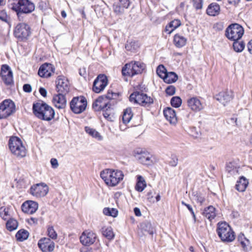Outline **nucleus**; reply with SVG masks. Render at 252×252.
<instances>
[{"label": "nucleus", "instance_id": "obj_1", "mask_svg": "<svg viewBox=\"0 0 252 252\" xmlns=\"http://www.w3.org/2000/svg\"><path fill=\"white\" fill-rule=\"evenodd\" d=\"M32 111L36 118L48 122L52 120L55 115L54 109L45 102L41 100L33 103Z\"/></svg>", "mask_w": 252, "mask_h": 252}, {"label": "nucleus", "instance_id": "obj_2", "mask_svg": "<svg viewBox=\"0 0 252 252\" xmlns=\"http://www.w3.org/2000/svg\"><path fill=\"white\" fill-rule=\"evenodd\" d=\"M139 91L133 92L129 96V100L131 102L138 104L141 106L146 108H150L154 103V99L146 94L143 93L146 92V87L142 84L137 87Z\"/></svg>", "mask_w": 252, "mask_h": 252}, {"label": "nucleus", "instance_id": "obj_3", "mask_svg": "<svg viewBox=\"0 0 252 252\" xmlns=\"http://www.w3.org/2000/svg\"><path fill=\"white\" fill-rule=\"evenodd\" d=\"M217 233L221 241L224 243H231L235 239V234L228 223L220 221L217 225Z\"/></svg>", "mask_w": 252, "mask_h": 252}, {"label": "nucleus", "instance_id": "obj_4", "mask_svg": "<svg viewBox=\"0 0 252 252\" xmlns=\"http://www.w3.org/2000/svg\"><path fill=\"white\" fill-rule=\"evenodd\" d=\"M146 68V65L143 63L131 61L126 63L122 69L123 76L133 77L137 74H141Z\"/></svg>", "mask_w": 252, "mask_h": 252}, {"label": "nucleus", "instance_id": "obj_5", "mask_svg": "<svg viewBox=\"0 0 252 252\" xmlns=\"http://www.w3.org/2000/svg\"><path fill=\"white\" fill-rule=\"evenodd\" d=\"M244 33L243 27L236 23L229 25L225 31V36L230 40H240Z\"/></svg>", "mask_w": 252, "mask_h": 252}, {"label": "nucleus", "instance_id": "obj_6", "mask_svg": "<svg viewBox=\"0 0 252 252\" xmlns=\"http://www.w3.org/2000/svg\"><path fill=\"white\" fill-rule=\"evenodd\" d=\"M87 103V100L83 95L75 96L69 102L70 109L73 113L79 114L86 110Z\"/></svg>", "mask_w": 252, "mask_h": 252}, {"label": "nucleus", "instance_id": "obj_7", "mask_svg": "<svg viewBox=\"0 0 252 252\" xmlns=\"http://www.w3.org/2000/svg\"><path fill=\"white\" fill-rule=\"evenodd\" d=\"M35 9L34 4L30 0H17V16L21 14H30Z\"/></svg>", "mask_w": 252, "mask_h": 252}, {"label": "nucleus", "instance_id": "obj_8", "mask_svg": "<svg viewBox=\"0 0 252 252\" xmlns=\"http://www.w3.org/2000/svg\"><path fill=\"white\" fill-rule=\"evenodd\" d=\"M108 84L107 76L103 73L99 74L94 81L92 91L96 94L102 92Z\"/></svg>", "mask_w": 252, "mask_h": 252}, {"label": "nucleus", "instance_id": "obj_9", "mask_svg": "<svg viewBox=\"0 0 252 252\" xmlns=\"http://www.w3.org/2000/svg\"><path fill=\"white\" fill-rule=\"evenodd\" d=\"M15 104L10 99H5L0 103V119H5L15 110Z\"/></svg>", "mask_w": 252, "mask_h": 252}, {"label": "nucleus", "instance_id": "obj_10", "mask_svg": "<svg viewBox=\"0 0 252 252\" xmlns=\"http://www.w3.org/2000/svg\"><path fill=\"white\" fill-rule=\"evenodd\" d=\"M134 156L139 162L146 165H151L154 163L152 159L153 156L147 151L141 148H138L134 151Z\"/></svg>", "mask_w": 252, "mask_h": 252}, {"label": "nucleus", "instance_id": "obj_11", "mask_svg": "<svg viewBox=\"0 0 252 252\" xmlns=\"http://www.w3.org/2000/svg\"><path fill=\"white\" fill-rule=\"evenodd\" d=\"M49 191L48 186L44 183H37L32 186L29 192L32 195L36 197L45 196Z\"/></svg>", "mask_w": 252, "mask_h": 252}, {"label": "nucleus", "instance_id": "obj_12", "mask_svg": "<svg viewBox=\"0 0 252 252\" xmlns=\"http://www.w3.org/2000/svg\"><path fill=\"white\" fill-rule=\"evenodd\" d=\"M0 77L6 85L14 84L13 73L8 65L3 64L1 65Z\"/></svg>", "mask_w": 252, "mask_h": 252}, {"label": "nucleus", "instance_id": "obj_13", "mask_svg": "<svg viewBox=\"0 0 252 252\" xmlns=\"http://www.w3.org/2000/svg\"><path fill=\"white\" fill-rule=\"evenodd\" d=\"M70 87L68 79L63 75L58 76L56 80V90L58 93L68 94Z\"/></svg>", "mask_w": 252, "mask_h": 252}, {"label": "nucleus", "instance_id": "obj_14", "mask_svg": "<svg viewBox=\"0 0 252 252\" xmlns=\"http://www.w3.org/2000/svg\"><path fill=\"white\" fill-rule=\"evenodd\" d=\"M233 97V92L231 90H228V89L220 92L218 94L214 95V98L224 106H225L232 100Z\"/></svg>", "mask_w": 252, "mask_h": 252}, {"label": "nucleus", "instance_id": "obj_15", "mask_svg": "<svg viewBox=\"0 0 252 252\" xmlns=\"http://www.w3.org/2000/svg\"><path fill=\"white\" fill-rule=\"evenodd\" d=\"M37 246L42 252H52L55 248V243L49 238L43 237L38 240Z\"/></svg>", "mask_w": 252, "mask_h": 252}, {"label": "nucleus", "instance_id": "obj_16", "mask_svg": "<svg viewBox=\"0 0 252 252\" xmlns=\"http://www.w3.org/2000/svg\"><path fill=\"white\" fill-rule=\"evenodd\" d=\"M96 239V234L91 231H84L80 237L81 243L86 246L93 244Z\"/></svg>", "mask_w": 252, "mask_h": 252}, {"label": "nucleus", "instance_id": "obj_17", "mask_svg": "<svg viewBox=\"0 0 252 252\" xmlns=\"http://www.w3.org/2000/svg\"><path fill=\"white\" fill-rule=\"evenodd\" d=\"M67 94L58 93L54 94L52 102L54 106L59 109H64L66 107L67 99L66 95Z\"/></svg>", "mask_w": 252, "mask_h": 252}, {"label": "nucleus", "instance_id": "obj_18", "mask_svg": "<svg viewBox=\"0 0 252 252\" xmlns=\"http://www.w3.org/2000/svg\"><path fill=\"white\" fill-rule=\"evenodd\" d=\"M30 33V28L27 24L17 25V38L21 41L26 40Z\"/></svg>", "mask_w": 252, "mask_h": 252}, {"label": "nucleus", "instance_id": "obj_19", "mask_svg": "<svg viewBox=\"0 0 252 252\" xmlns=\"http://www.w3.org/2000/svg\"><path fill=\"white\" fill-rule=\"evenodd\" d=\"M21 208L24 213L32 215L37 210L38 204L35 201L28 200L23 203Z\"/></svg>", "mask_w": 252, "mask_h": 252}, {"label": "nucleus", "instance_id": "obj_20", "mask_svg": "<svg viewBox=\"0 0 252 252\" xmlns=\"http://www.w3.org/2000/svg\"><path fill=\"white\" fill-rule=\"evenodd\" d=\"M55 69L54 66L51 63H45L39 67L38 74L40 77L48 78L54 73Z\"/></svg>", "mask_w": 252, "mask_h": 252}, {"label": "nucleus", "instance_id": "obj_21", "mask_svg": "<svg viewBox=\"0 0 252 252\" xmlns=\"http://www.w3.org/2000/svg\"><path fill=\"white\" fill-rule=\"evenodd\" d=\"M188 106L192 111L198 112L203 109V104L197 97H190L187 100Z\"/></svg>", "mask_w": 252, "mask_h": 252}, {"label": "nucleus", "instance_id": "obj_22", "mask_svg": "<svg viewBox=\"0 0 252 252\" xmlns=\"http://www.w3.org/2000/svg\"><path fill=\"white\" fill-rule=\"evenodd\" d=\"M163 115L165 119L171 124L175 125L177 122V118L175 110L170 107H167L163 109Z\"/></svg>", "mask_w": 252, "mask_h": 252}, {"label": "nucleus", "instance_id": "obj_23", "mask_svg": "<svg viewBox=\"0 0 252 252\" xmlns=\"http://www.w3.org/2000/svg\"><path fill=\"white\" fill-rule=\"evenodd\" d=\"M113 169L107 168L100 172V176L105 183L109 186L112 187V184L110 183L111 179L113 177Z\"/></svg>", "mask_w": 252, "mask_h": 252}, {"label": "nucleus", "instance_id": "obj_24", "mask_svg": "<svg viewBox=\"0 0 252 252\" xmlns=\"http://www.w3.org/2000/svg\"><path fill=\"white\" fill-rule=\"evenodd\" d=\"M104 99H106L104 95L99 96L93 103L92 107L95 111H100L102 109H104L106 107H108L109 105V102H104L103 105H99L98 103H101L103 102Z\"/></svg>", "mask_w": 252, "mask_h": 252}, {"label": "nucleus", "instance_id": "obj_25", "mask_svg": "<svg viewBox=\"0 0 252 252\" xmlns=\"http://www.w3.org/2000/svg\"><path fill=\"white\" fill-rule=\"evenodd\" d=\"M220 5L216 2H212L208 6L206 13L211 16H216L220 14Z\"/></svg>", "mask_w": 252, "mask_h": 252}, {"label": "nucleus", "instance_id": "obj_26", "mask_svg": "<svg viewBox=\"0 0 252 252\" xmlns=\"http://www.w3.org/2000/svg\"><path fill=\"white\" fill-rule=\"evenodd\" d=\"M181 22L179 19H174L170 21L165 27V32L168 34H170L175 30L179 27Z\"/></svg>", "mask_w": 252, "mask_h": 252}, {"label": "nucleus", "instance_id": "obj_27", "mask_svg": "<svg viewBox=\"0 0 252 252\" xmlns=\"http://www.w3.org/2000/svg\"><path fill=\"white\" fill-rule=\"evenodd\" d=\"M17 158H24L26 157L27 150L21 140V139L17 136Z\"/></svg>", "mask_w": 252, "mask_h": 252}, {"label": "nucleus", "instance_id": "obj_28", "mask_svg": "<svg viewBox=\"0 0 252 252\" xmlns=\"http://www.w3.org/2000/svg\"><path fill=\"white\" fill-rule=\"evenodd\" d=\"M215 210V208L213 206H209L204 209L202 215L211 221L212 220L214 219L216 216Z\"/></svg>", "mask_w": 252, "mask_h": 252}, {"label": "nucleus", "instance_id": "obj_29", "mask_svg": "<svg viewBox=\"0 0 252 252\" xmlns=\"http://www.w3.org/2000/svg\"><path fill=\"white\" fill-rule=\"evenodd\" d=\"M249 182L247 179L243 176H242L240 177L239 180L237 181L235 185V189L238 191L243 192L245 190Z\"/></svg>", "mask_w": 252, "mask_h": 252}, {"label": "nucleus", "instance_id": "obj_30", "mask_svg": "<svg viewBox=\"0 0 252 252\" xmlns=\"http://www.w3.org/2000/svg\"><path fill=\"white\" fill-rule=\"evenodd\" d=\"M178 79V75L173 71L168 72L165 75H163V80L167 84H172L176 82Z\"/></svg>", "mask_w": 252, "mask_h": 252}, {"label": "nucleus", "instance_id": "obj_31", "mask_svg": "<svg viewBox=\"0 0 252 252\" xmlns=\"http://www.w3.org/2000/svg\"><path fill=\"white\" fill-rule=\"evenodd\" d=\"M113 177L111 179L110 183L112 184V187L117 185L124 178V174L121 170H117L113 171Z\"/></svg>", "mask_w": 252, "mask_h": 252}, {"label": "nucleus", "instance_id": "obj_32", "mask_svg": "<svg viewBox=\"0 0 252 252\" xmlns=\"http://www.w3.org/2000/svg\"><path fill=\"white\" fill-rule=\"evenodd\" d=\"M187 41V39L186 37L178 33L176 34L174 36L173 43L177 48L184 47L186 44Z\"/></svg>", "mask_w": 252, "mask_h": 252}, {"label": "nucleus", "instance_id": "obj_33", "mask_svg": "<svg viewBox=\"0 0 252 252\" xmlns=\"http://www.w3.org/2000/svg\"><path fill=\"white\" fill-rule=\"evenodd\" d=\"M137 180L135 189L138 192H142L146 187V183L144 178L140 175L136 176Z\"/></svg>", "mask_w": 252, "mask_h": 252}, {"label": "nucleus", "instance_id": "obj_34", "mask_svg": "<svg viewBox=\"0 0 252 252\" xmlns=\"http://www.w3.org/2000/svg\"><path fill=\"white\" fill-rule=\"evenodd\" d=\"M100 111H102V115L106 119L110 122L114 121L115 117L110 103L108 105V107H106L104 109H101Z\"/></svg>", "mask_w": 252, "mask_h": 252}, {"label": "nucleus", "instance_id": "obj_35", "mask_svg": "<svg viewBox=\"0 0 252 252\" xmlns=\"http://www.w3.org/2000/svg\"><path fill=\"white\" fill-rule=\"evenodd\" d=\"M100 111H102V115L106 119L110 122L114 121L115 117L110 103L108 105V107H106L104 109H101Z\"/></svg>", "mask_w": 252, "mask_h": 252}, {"label": "nucleus", "instance_id": "obj_36", "mask_svg": "<svg viewBox=\"0 0 252 252\" xmlns=\"http://www.w3.org/2000/svg\"><path fill=\"white\" fill-rule=\"evenodd\" d=\"M141 227L143 231L147 232L150 235L153 236L156 232V229L152 223L148 221H145L141 223Z\"/></svg>", "mask_w": 252, "mask_h": 252}, {"label": "nucleus", "instance_id": "obj_37", "mask_svg": "<svg viewBox=\"0 0 252 252\" xmlns=\"http://www.w3.org/2000/svg\"><path fill=\"white\" fill-rule=\"evenodd\" d=\"M133 116L131 108L130 107L127 108L124 110L123 115L122 116V121L124 124H128Z\"/></svg>", "mask_w": 252, "mask_h": 252}, {"label": "nucleus", "instance_id": "obj_38", "mask_svg": "<svg viewBox=\"0 0 252 252\" xmlns=\"http://www.w3.org/2000/svg\"><path fill=\"white\" fill-rule=\"evenodd\" d=\"M239 40H234L232 47L234 51L237 53L242 52L245 47V43L244 41H239Z\"/></svg>", "mask_w": 252, "mask_h": 252}, {"label": "nucleus", "instance_id": "obj_39", "mask_svg": "<svg viewBox=\"0 0 252 252\" xmlns=\"http://www.w3.org/2000/svg\"><path fill=\"white\" fill-rule=\"evenodd\" d=\"M30 233L25 229H21L17 232V241L23 242L28 239Z\"/></svg>", "mask_w": 252, "mask_h": 252}, {"label": "nucleus", "instance_id": "obj_40", "mask_svg": "<svg viewBox=\"0 0 252 252\" xmlns=\"http://www.w3.org/2000/svg\"><path fill=\"white\" fill-rule=\"evenodd\" d=\"M139 48L138 42L136 41H127L125 45V48L126 50L134 52Z\"/></svg>", "mask_w": 252, "mask_h": 252}, {"label": "nucleus", "instance_id": "obj_41", "mask_svg": "<svg viewBox=\"0 0 252 252\" xmlns=\"http://www.w3.org/2000/svg\"><path fill=\"white\" fill-rule=\"evenodd\" d=\"M85 131L93 137L97 138L98 140H101L102 139V136L99 133L94 129L91 128L89 126L85 127Z\"/></svg>", "mask_w": 252, "mask_h": 252}, {"label": "nucleus", "instance_id": "obj_42", "mask_svg": "<svg viewBox=\"0 0 252 252\" xmlns=\"http://www.w3.org/2000/svg\"><path fill=\"white\" fill-rule=\"evenodd\" d=\"M102 235L107 239L111 240L114 239L115 235L111 227H108L106 228H102Z\"/></svg>", "mask_w": 252, "mask_h": 252}, {"label": "nucleus", "instance_id": "obj_43", "mask_svg": "<svg viewBox=\"0 0 252 252\" xmlns=\"http://www.w3.org/2000/svg\"><path fill=\"white\" fill-rule=\"evenodd\" d=\"M103 213L106 216L116 217L118 216V211L115 208L105 207L103 210Z\"/></svg>", "mask_w": 252, "mask_h": 252}, {"label": "nucleus", "instance_id": "obj_44", "mask_svg": "<svg viewBox=\"0 0 252 252\" xmlns=\"http://www.w3.org/2000/svg\"><path fill=\"white\" fill-rule=\"evenodd\" d=\"M8 146L12 154L16 153V136L12 135L9 137Z\"/></svg>", "mask_w": 252, "mask_h": 252}, {"label": "nucleus", "instance_id": "obj_45", "mask_svg": "<svg viewBox=\"0 0 252 252\" xmlns=\"http://www.w3.org/2000/svg\"><path fill=\"white\" fill-rule=\"evenodd\" d=\"M182 100L179 96H173L170 99V104L174 108H177L181 106Z\"/></svg>", "mask_w": 252, "mask_h": 252}, {"label": "nucleus", "instance_id": "obj_46", "mask_svg": "<svg viewBox=\"0 0 252 252\" xmlns=\"http://www.w3.org/2000/svg\"><path fill=\"white\" fill-rule=\"evenodd\" d=\"M168 71L164 65L161 64L158 65L156 69V73L157 75L161 79H163V75H165Z\"/></svg>", "mask_w": 252, "mask_h": 252}, {"label": "nucleus", "instance_id": "obj_47", "mask_svg": "<svg viewBox=\"0 0 252 252\" xmlns=\"http://www.w3.org/2000/svg\"><path fill=\"white\" fill-rule=\"evenodd\" d=\"M192 196L195 197V200L197 203H200L201 205L205 201V199L203 194L200 192L193 191L192 192Z\"/></svg>", "mask_w": 252, "mask_h": 252}, {"label": "nucleus", "instance_id": "obj_48", "mask_svg": "<svg viewBox=\"0 0 252 252\" xmlns=\"http://www.w3.org/2000/svg\"><path fill=\"white\" fill-rule=\"evenodd\" d=\"M47 232L49 238H51L53 240L57 238V233L52 225H49L48 226Z\"/></svg>", "mask_w": 252, "mask_h": 252}, {"label": "nucleus", "instance_id": "obj_49", "mask_svg": "<svg viewBox=\"0 0 252 252\" xmlns=\"http://www.w3.org/2000/svg\"><path fill=\"white\" fill-rule=\"evenodd\" d=\"M6 227L10 231L16 229V220L13 219L8 220L6 223Z\"/></svg>", "mask_w": 252, "mask_h": 252}, {"label": "nucleus", "instance_id": "obj_50", "mask_svg": "<svg viewBox=\"0 0 252 252\" xmlns=\"http://www.w3.org/2000/svg\"><path fill=\"white\" fill-rule=\"evenodd\" d=\"M29 184V181L27 178H20L18 181L17 180V187L20 188H26Z\"/></svg>", "mask_w": 252, "mask_h": 252}, {"label": "nucleus", "instance_id": "obj_51", "mask_svg": "<svg viewBox=\"0 0 252 252\" xmlns=\"http://www.w3.org/2000/svg\"><path fill=\"white\" fill-rule=\"evenodd\" d=\"M9 216L8 209L4 207H1L0 208V217L6 220L8 219Z\"/></svg>", "mask_w": 252, "mask_h": 252}, {"label": "nucleus", "instance_id": "obj_52", "mask_svg": "<svg viewBox=\"0 0 252 252\" xmlns=\"http://www.w3.org/2000/svg\"><path fill=\"white\" fill-rule=\"evenodd\" d=\"M178 158L174 154H172L170 157V160L168 161V164L170 166L175 167L178 164Z\"/></svg>", "mask_w": 252, "mask_h": 252}, {"label": "nucleus", "instance_id": "obj_53", "mask_svg": "<svg viewBox=\"0 0 252 252\" xmlns=\"http://www.w3.org/2000/svg\"><path fill=\"white\" fill-rule=\"evenodd\" d=\"M165 92L167 95L172 96L175 94L176 88L173 85H169L165 89Z\"/></svg>", "mask_w": 252, "mask_h": 252}, {"label": "nucleus", "instance_id": "obj_54", "mask_svg": "<svg viewBox=\"0 0 252 252\" xmlns=\"http://www.w3.org/2000/svg\"><path fill=\"white\" fill-rule=\"evenodd\" d=\"M236 167L234 162H229L226 163L225 165V169L227 172L230 173L233 172L234 169L236 170Z\"/></svg>", "mask_w": 252, "mask_h": 252}, {"label": "nucleus", "instance_id": "obj_55", "mask_svg": "<svg viewBox=\"0 0 252 252\" xmlns=\"http://www.w3.org/2000/svg\"><path fill=\"white\" fill-rule=\"evenodd\" d=\"M121 5L119 3H114L113 5V10L115 13L117 15H120L123 14V11L121 8Z\"/></svg>", "mask_w": 252, "mask_h": 252}, {"label": "nucleus", "instance_id": "obj_56", "mask_svg": "<svg viewBox=\"0 0 252 252\" xmlns=\"http://www.w3.org/2000/svg\"><path fill=\"white\" fill-rule=\"evenodd\" d=\"M181 204L187 208V209L189 210V211L190 212V214H191V215L194 219V220L195 221L196 220V216H195V213L194 212V211L193 210L192 206L186 203L184 201H182L181 202Z\"/></svg>", "mask_w": 252, "mask_h": 252}, {"label": "nucleus", "instance_id": "obj_57", "mask_svg": "<svg viewBox=\"0 0 252 252\" xmlns=\"http://www.w3.org/2000/svg\"><path fill=\"white\" fill-rule=\"evenodd\" d=\"M192 2L193 5L196 9H201L202 8L203 0H193Z\"/></svg>", "mask_w": 252, "mask_h": 252}, {"label": "nucleus", "instance_id": "obj_58", "mask_svg": "<svg viewBox=\"0 0 252 252\" xmlns=\"http://www.w3.org/2000/svg\"><path fill=\"white\" fill-rule=\"evenodd\" d=\"M238 241L240 242L241 241L245 240L247 243L248 245H249L250 244V240L247 239L246 237H245L244 234L242 233H241L239 234L237 237Z\"/></svg>", "mask_w": 252, "mask_h": 252}, {"label": "nucleus", "instance_id": "obj_59", "mask_svg": "<svg viewBox=\"0 0 252 252\" xmlns=\"http://www.w3.org/2000/svg\"><path fill=\"white\" fill-rule=\"evenodd\" d=\"M23 90L26 93H31L32 91V87L29 84H25L23 86Z\"/></svg>", "mask_w": 252, "mask_h": 252}, {"label": "nucleus", "instance_id": "obj_60", "mask_svg": "<svg viewBox=\"0 0 252 252\" xmlns=\"http://www.w3.org/2000/svg\"><path fill=\"white\" fill-rule=\"evenodd\" d=\"M51 166L53 168H57L59 166L58 160L55 158H52L50 160Z\"/></svg>", "mask_w": 252, "mask_h": 252}, {"label": "nucleus", "instance_id": "obj_61", "mask_svg": "<svg viewBox=\"0 0 252 252\" xmlns=\"http://www.w3.org/2000/svg\"><path fill=\"white\" fill-rule=\"evenodd\" d=\"M121 5L125 8H128L130 5V2L129 0H123L120 2Z\"/></svg>", "mask_w": 252, "mask_h": 252}, {"label": "nucleus", "instance_id": "obj_62", "mask_svg": "<svg viewBox=\"0 0 252 252\" xmlns=\"http://www.w3.org/2000/svg\"><path fill=\"white\" fill-rule=\"evenodd\" d=\"M27 221L31 225L32 224H37L38 222V219L31 217L30 219L27 220Z\"/></svg>", "mask_w": 252, "mask_h": 252}, {"label": "nucleus", "instance_id": "obj_63", "mask_svg": "<svg viewBox=\"0 0 252 252\" xmlns=\"http://www.w3.org/2000/svg\"><path fill=\"white\" fill-rule=\"evenodd\" d=\"M191 131L192 132V135L194 137H197L200 135V131H197L196 128L195 127L191 128Z\"/></svg>", "mask_w": 252, "mask_h": 252}, {"label": "nucleus", "instance_id": "obj_64", "mask_svg": "<svg viewBox=\"0 0 252 252\" xmlns=\"http://www.w3.org/2000/svg\"><path fill=\"white\" fill-rule=\"evenodd\" d=\"M39 92L41 95H42L43 97H46L47 96V91L46 90L43 88V87H40L39 89Z\"/></svg>", "mask_w": 252, "mask_h": 252}]
</instances>
